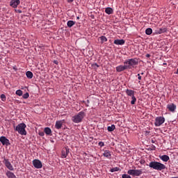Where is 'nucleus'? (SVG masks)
<instances>
[{
	"label": "nucleus",
	"instance_id": "nucleus-26",
	"mask_svg": "<svg viewBox=\"0 0 178 178\" xmlns=\"http://www.w3.org/2000/svg\"><path fill=\"white\" fill-rule=\"evenodd\" d=\"M115 124H112L111 126H108L107 127L108 131H110V132L113 131V130H115Z\"/></svg>",
	"mask_w": 178,
	"mask_h": 178
},
{
	"label": "nucleus",
	"instance_id": "nucleus-28",
	"mask_svg": "<svg viewBox=\"0 0 178 178\" xmlns=\"http://www.w3.org/2000/svg\"><path fill=\"white\" fill-rule=\"evenodd\" d=\"M16 95H18L19 97H22L23 95V91L22 90H17L15 92Z\"/></svg>",
	"mask_w": 178,
	"mask_h": 178
},
{
	"label": "nucleus",
	"instance_id": "nucleus-42",
	"mask_svg": "<svg viewBox=\"0 0 178 178\" xmlns=\"http://www.w3.org/2000/svg\"><path fill=\"white\" fill-rule=\"evenodd\" d=\"M76 19L79 20L80 19V17H76Z\"/></svg>",
	"mask_w": 178,
	"mask_h": 178
},
{
	"label": "nucleus",
	"instance_id": "nucleus-37",
	"mask_svg": "<svg viewBox=\"0 0 178 178\" xmlns=\"http://www.w3.org/2000/svg\"><path fill=\"white\" fill-rule=\"evenodd\" d=\"M140 163H141V165H144V163H145V161H144V160H140Z\"/></svg>",
	"mask_w": 178,
	"mask_h": 178
},
{
	"label": "nucleus",
	"instance_id": "nucleus-44",
	"mask_svg": "<svg viewBox=\"0 0 178 178\" xmlns=\"http://www.w3.org/2000/svg\"><path fill=\"white\" fill-rule=\"evenodd\" d=\"M141 74H142V75L144 74V72H142Z\"/></svg>",
	"mask_w": 178,
	"mask_h": 178
},
{
	"label": "nucleus",
	"instance_id": "nucleus-23",
	"mask_svg": "<svg viewBox=\"0 0 178 178\" xmlns=\"http://www.w3.org/2000/svg\"><path fill=\"white\" fill-rule=\"evenodd\" d=\"M160 159L161 161H163V162H168V161L170 159L169 156L168 155H163L160 157Z\"/></svg>",
	"mask_w": 178,
	"mask_h": 178
},
{
	"label": "nucleus",
	"instance_id": "nucleus-2",
	"mask_svg": "<svg viewBox=\"0 0 178 178\" xmlns=\"http://www.w3.org/2000/svg\"><path fill=\"white\" fill-rule=\"evenodd\" d=\"M27 126L24 123H20L16 127L14 126L15 131H17L19 134L21 136H27V131H26V128Z\"/></svg>",
	"mask_w": 178,
	"mask_h": 178
},
{
	"label": "nucleus",
	"instance_id": "nucleus-12",
	"mask_svg": "<svg viewBox=\"0 0 178 178\" xmlns=\"http://www.w3.org/2000/svg\"><path fill=\"white\" fill-rule=\"evenodd\" d=\"M168 31V29L166 28H157L154 31L155 34H163V33H166Z\"/></svg>",
	"mask_w": 178,
	"mask_h": 178
},
{
	"label": "nucleus",
	"instance_id": "nucleus-27",
	"mask_svg": "<svg viewBox=\"0 0 178 178\" xmlns=\"http://www.w3.org/2000/svg\"><path fill=\"white\" fill-rule=\"evenodd\" d=\"M102 44H104V42H106L108 41V39L105 36H101L100 38Z\"/></svg>",
	"mask_w": 178,
	"mask_h": 178
},
{
	"label": "nucleus",
	"instance_id": "nucleus-17",
	"mask_svg": "<svg viewBox=\"0 0 178 178\" xmlns=\"http://www.w3.org/2000/svg\"><path fill=\"white\" fill-rule=\"evenodd\" d=\"M167 108L169 109L170 112H175V111H176V105H175V104H168Z\"/></svg>",
	"mask_w": 178,
	"mask_h": 178
},
{
	"label": "nucleus",
	"instance_id": "nucleus-6",
	"mask_svg": "<svg viewBox=\"0 0 178 178\" xmlns=\"http://www.w3.org/2000/svg\"><path fill=\"white\" fill-rule=\"evenodd\" d=\"M163 123H165V118L156 117L155 118L154 126H156V127H159V126H162Z\"/></svg>",
	"mask_w": 178,
	"mask_h": 178
},
{
	"label": "nucleus",
	"instance_id": "nucleus-32",
	"mask_svg": "<svg viewBox=\"0 0 178 178\" xmlns=\"http://www.w3.org/2000/svg\"><path fill=\"white\" fill-rule=\"evenodd\" d=\"M118 170H119V168L115 167V168H111L110 172H111V173H113V172H118Z\"/></svg>",
	"mask_w": 178,
	"mask_h": 178
},
{
	"label": "nucleus",
	"instance_id": "nucleus-20",
	"mask_svg": "<svg viewBox=\"0 0 178 178\" xmlns=\"http://www.w3.org/2000/svg\"><path fill=\"white\" fill-rule=\"evenodd\" d=\"M6 176L8 178H16V175H15V174L10 171L6 172Z\"/></svg>",
	"mask_w": 178,
	"mask_h": 178
},
{
	"label": "nucleus",
	"instance_id": "nucleus-39",
	"mask_svg": "<svg viewBox=\"0 0 178 178\" xmlns=\"http://www.w3.org/2000/svg\"><path fill=\"white\" fill-rule=\"evenodd\" d=\"M138 80H141L142 77L140 76V74H138Z\"/></svg>",
	"mask_w": 178,
	"mask_h": 178
},
{
	"label": "nucleus",
	"instance_id": "nucleus-43",
	"mask_svg": "<svg viewBox=\"0 0 178 178\" xmlns=\"http://www.w3.org/2000/svg\"><path fill=\"white\" fill-rule=\"evenodd\" d=\"M176 74H178V68L177 70Z\"/></svg>",
	"mask_w": 178,
	"mask_h": 178
},
{
	"label": "nucleus",
	"instance_id": "nucleus-18",
	"mask_svg": "<svg viewBox=\"0 0 178 178\" xmlns=\"http://www.w3.org/2000/svg\"><path fill=\"white\" fill-rule=\"evenodd\" d=\"M125 92L129 97H134L136 92L133 90L127 89Z\"/></svg>",
	"mask_w": 178,
	"mask_h": 178
},
{
	"label": "nucleus",
	"instance_id": "nucleus-22",
	"mask_svg": "<svg viewBox=\"0 0 178 178\" xmlns=\"http://www.w3.org/2000/svg\"><path fill=\"white\" fill-rule=\"evenodd\" d=\"M44 132L47 136H51V134L52 133V130H51V128H49V127H46V128H44Z\"/></svg>",
	"mask_w": 178,
	"mask_h": 178
},
{
	"label": "nucleus",
	"instance_id": "nucleus-31",
	"mask_svg": "<svg viewBox=\"0 0 178 178\" xmlns=\"http://www.w3.org/2000/svg\"><path fill=\"white\" fill-rule=\"evenodd\" d=\"M29 97H30V95L29 94V92H26L23 95L22 98H24V99H27V98H29Z\"/></svg>",
	"mask_w": 178,
	"mask_h": 178
},
{
	"label": "nucleus",
	"instance_id": "nucleus-29",
	"mask_svg": "<svg viewBox=\"0 0 178 178\" xmlns=\"http://www.w3.org/2000/svg\"><path fill=\"white\" fill-rule=\"evenodd\" d=\"M131 105H134L136 104V102L137 101V99H136L135 96H132L131 97Z\"/></svg>",
	"mask_w": 178,
	"mask_h": 178
},
{
	"label": "nucleus",
	"instance_id": "nucleus-45",
	"mask_svg": "<svg viewBox=\"0 0 178 178\" xmlns=\"http://www.w3.org/2000/svg\"><path fill=\"white\" fill-rule=\"evenodd\" d=\"M54 63H56V61H55Z\"/></svg>",
	"mask_w": 178,
	"mask_h": 178
},
{
	"label": "nucleus",
	"instance_id": "nucleus-21",
	"mask_svg": "<svg viewBox=\"0 0 178 178\" xmlns=\"http://www.w3.org/2000/svg\"><path fill=\"white\" fill-rule=\"evenodd\" d=\"M105 13L107 15H112L113 14V9H112V8L108 7L105 9Z\"/></svg>",
	"mask_w": 178,
	"mask_h": 178
},
{
	"label": "nucleus",
	"instance_id": "nucleus-5",
	"mask_svg": "<svg viewBox=\"0 0 178 178\" xmlns=\"http://www.w3.org/2000/svg\"><path fill=\"white\" fill-rule=\"evenodd\" d=\"M127 174L134 177L141 176L143 175V170H129Z\"/></svg>",
	"mask_w": 178,
	"mask_h": 178
},
{
	"label": "nucleus",
	"instance_id": "nucleus-36",
	"mask_svg": "<svg viewBox=\"0 0 178 178\" xmlns=\"http://www.w3.org/2000/svg\"><path fill=\"white\" fill-rule=\"evenodd\" d=\"M44 132H39V136H41V137H43V136H44Z\"/></svg>",
	"mask_w": 178,
	"mask_h": 178
},
{
	"label": "nucleus",
	"instance_id": "nucleus-24",
	"mask_svg": "<svg viewBox=\"0 0 178 178\" xmlns=\"http://www.w3.org/2000/svg\"><path fill=\"white\" fill-rule=\"evenodd\" d=\"M145 34H147V35H151V34H152V29L151 28H147L145 30Z\"/></svg>",
	"mask_w": 178,
	"mask_h": 178
},
{
	"label": "nucleus",
	"instance_id": "nucleus-13",
	"mask_svg": "<svg viewBox=\"0 0 178 178\" xmlns=\"http://www.w3.org/2000/svg\"><path fill=\"white\" fill-rule=\"evenodd\" d=\"M69 152H70V149L67 147L63 148L62 150L61 157L66 158L67 155H69Z\"/></svg>",
	"mask_w": 178,
	"mask_h": 178
},
{
	"label": "nucleus",
	"instance_id": "nucleus-11",
	"mask_svg": "<svg viewBox=\"0 0 178 178\" xmlns=\"http://www.w3.org/2000/svg\"><path fill=\"white\" fill-rule=\"evenodd\" d=\"M18 5H20V0H11L10 2V6L12 8H17Z\"/></svg>",
	"mask_w": 178,
	"mask_h": 178
},
{
	"label": "nucleus",
	"instance_id": "nucleus-33",
	"mask_svg": "<svg viewBox=\"0 0 178 178\" xmlns=\"http://www.w3.org/2000/svg\"><path fill=\"white\" fill-rule=\"evenodd\" d=\"M122 178H131V177L130 176V175H127V174H123L122 175Z\"/></svg>",
	"mask_w": 178,
	"mask_h": 178
},
{
	"label": "nucleus",
	"instance_id": "nucleus-7",
	"mask_svg": "<svg viewBox=\"0 0 178 178\" xmlns=\"http://www.w3.org/2000/svg\"><path fill=\"white\" fill-rule=\"evenodd\" d=\"M3 163H4L7 169H8L9 170H15V168H13L12 163H10V161H9V159L5 157H3Z\"/></svg>",
	"mask_w": 178,
	"mask_h": 178
},
{
	"label": "nucleus",
	"instance_id": "nucleus-9",
	"mask_svg": "<svg viewBox=\"0 0 178 178\" xmlns=\"http://www.w3.org/2000/svg\"><path fill=\"white\" fill-rule=\"evenodd\" d=\"M33 165L36 169H41L42 168V163L38 159H34L33 161Z\"/></svg>",
	"mask_w": 178,
	"mask_h": 178
},
{
	"label": "nucleus",
	"instance_id": "nucleus-38",
	"mask_svg": "<svg viewBox=\"0 0 178 178\" xmlns=\"http://www.w3.org/2000/svg\"><path fill=\"white\" fill-rule=\"evenodd\" d=\"M74 0H67V2H68V3H72V2H73Z\"/></svg>",
	"mask_w": 178,
	"mask_h": 178
},
{
	"label": "nucleus",
	"instance_id": "nucleus-4",
	"mask_svg": "<svg viewBox=\"0 0 178 178\" xmlns=\"http://www.w3.org/2000/svg\"><path fill=\"white\" fill-rule=\"evenodd\" d=\"M124 65L128 66V69H131V67H134L135 66H137V65H138V60H137V58L127 59L124 62Z\"/></svg>",
	"mask_w": 178,
	"mask_h": 178
},
{
	"label": "nucleus",
	"instance_id": "nucleus-34",
	"mask_svg": "<svg viewBox=\"0 0 178 178\" xmlns=\"http://www.w3.org/2000/svg\"><path fill=\"white\" fill-rule=\"evenodd\" d=\"M98 145L99 147H104L105 146V143H104V142H99Z\"/></svg>",
	"mask_w": 178,
	"mask_h": 178
},
{
	"label": "nucleus",
	"instance_id": "nucleus-41",
	"mask_svg": "<svg viewBox=\"0 0 178 178\" xmlns=\"http://www.w3.org/2000/svg\"><path fill=\"white\" fill-rule=\"evenodd\" d=\"M146 58H151V54H146Z\"/></svg>",
	"mask_w": 178,
	"mask_h": 178
},
{
	"label": "nucleus",
	"instance_id": "nucleus-46",
	"mask_svg": "<svg viewBox=\"0 0 178 178\" xmlns=\"http://www.w3.org/2000/svg\"><path fill=\"white\" fill-rule=\"evenodd\" d=\"M88 102H90V101H89V100H88Z\"/></svg>",
	"mask_w": 178,
	"mask_h": 178
},
{
	"label": "nucleus",
	"instance_id": "nucleus-1",
	"mask_svg": "<svg viewBox=\"0 0 178 178\" xmlns=\"http://www.w3.org/2000/svg\"><path fill=\"white\" fill-rule=\"evenodd\" d=\"M149 167L152 169H154V170H165L166 169V166L158 161H151L149 163Z\"/></svg>",
	"mask_w": 178,
	"mask_h": 178
},
{
	"label": "nucleus",
	"instance_id": "nucleus-15",
	"mask_svg": "<svg viewBox=\"0 0 178 178\" xmlns=\"http://www.w3.org/2000/svg\"><path fill=\"white\" fill-rule=\"evenodd\" d=\"M62 126H63V122H62V120L56 122L55 127L57 130L62 129Z\"/></svg>",
	"mask_w": 178,
	"mask_h": 178
},
{
	"label": "nucleus",
	"instance_id": "nucleus-35",
	"mask_svg": "<svg viewBox=\"0 0 178 178\" xmlns=\"http://www.w3.org/2000/svg\"><path fill=\"white\" fill-rule=\"evenodd\" d=\"M92 67H95V66H96V67H99V65L98 64H97V63L92 64Z\"/></svg>",
	"mask_w": 178,
	"mask_h": 178
},
{
	"label": "nucleus",
	"instance_id": "nucleus-14",
	"mask_svg": "<svg viewBox=\"0 0 178 178\" xmlns=\"http://www.w3.org/2000/svg\"><path fill=\"white\" fill-rule=\"evenodd\" d=\"M103 156H105L107 159H111L112 158V152L110 150H104Z\"/></svg>",
	"mask_w": 178,
	"mask_h": 178
},
{
	"label": "nucleus",
	"instance_id": "nucleus-19",
	"mask_svg": "<svg viewBox=\"0 0 178 178\" xmlns=\"http://www.w3.org/2000/svg\"><path fill=\"white\" fill-rule=\"evenodd\" d=\"M74 24H76V22L73 21V20H70L67 22V27H69L70 29H71V27H73L74 26Z\"/></svg>",
	"mask_w": 178,
	"mask_h": 178
},
{
	"label": "nucleus",
	"instance_id": "nucleus-30",
	"mask_svg": "<svg viewBox=\"0 0 178 178\" xmlns=\"http://www.w3.org/2000/svg\"><path fill=\"white\" fill-rule=\"evenodd\" d=\"M0 98L3 102H5L6 101V96L4 94L1 95Z\"/></svg>",
	"mask_w": 178,
	"mask_h": 178
},
{
	"label": "nucleus",
	"instance_id": "nucleus-8",
	"mask_svg": "<svg viewBox=\"0 0 178 178\" xmlns=\"http://www.w3.org/2000/svg\"><path fill=\"white\" fill-rule=\"evenodd\" d=\"M0 143H1L2 145H6V147H9V145H10L9 139L6 138L5 136L0 137Z\"/></svg>",
	"mask_w": 178,
	"mask_h": 178
},
{
	"label": "nucleus",
	"instance_id": "nucleus-10",
	"mask_svg": "<svg viewBox=\"0 0 178 178\" xmlns=\"http://www.w3.org/2000/svg\"><path fill=\"white\" fill-rule=\"evenodd\" d=\"M129 69V66H127L126 64L124 65H118L116 67V72L120 73V72H124V70H127Z\"/></svg>",
	"mask_w": 178,
	"mask_h": 178
},
{
	"label": "nucleus",
	"instance_id": "nucleus-16",
	"mask_svg": "<svg viewBox=\"0 0 178 178\" xmlns=\"http://www.w3.org/2000/svg\"><path fill=\"white\" fill-rule=\"evenodd\" d=\"M124 42L125 41L123 39H121V40L117 39L114 40V44L115 45H124Z\"/></svg>",
	"mask_w": 178,
	"mask_h": 178
},
{
	"label": "nucleus",
	"instance_id": "nucleus-40",
	"mask_svg": "<svg viewBox=\"0 0 178 178\" xmlns=\"http://www.w3.org/2000/svg\"><path fill=\"white\" fill-rule=\"evenodd\" d=\"M16 12H17V13H22V10H15Z\"/></svg>",
	"mask_w": 178,
	"mask_h": 178
},
{
	"label": "nucleus",
	"instance_id": "nucleus-25",
	"mask_svg": "<svg viewBox=\"0 0 178 178\" xmlns=\"http://www.w3.org/2000/svg\"><path fill=\"white\" fill-rule=\"evenodd\" d=\"M26 76L29 79H33V72H31V71H28L26 72Z\"/></svg>",
	"mask_w": 178,
	"mask_h": 178
},
{
	"label": "nucleus",
	"instance_id": "nucleus-3",
	"mask_svg": "<svg viewBox=\"0 0 178 178\" xmlns=\"http://www.w3.org/2000/svg\"><path fill=\"white\" fill-rule=\"evenodd\" d=\"M84 118H86V113L84 111H80L78 114L72 116V120L74 123H81Z\"/></svg>",
	"mask_w": 178,
	"mask_h": 178
}]
</instances>
